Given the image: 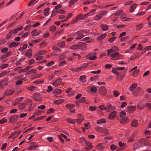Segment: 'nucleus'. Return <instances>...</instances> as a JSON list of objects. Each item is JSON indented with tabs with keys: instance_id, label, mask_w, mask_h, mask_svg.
Instances as JSON below:
<instances>
[{
	"instance_id": "obj_1",
	"label": "nucleus",
	"mask_w": 151,
	"mask_h": 151,
	"mask_svg": "<svg viewBox=\"0 0 151 151\" xmlns=\"http://www.w3.org/2000/svg\"><path fill=\"white\" fill-rule=\"evenodd\" d=\"M119 50V48L116 46L112 47L111 49L108 50L107 51V55L108 56L110 55L111 57V60H118L122 59L123 56L119 55V52H116Z\"/></svg>"
},
{
	"instance_id": "obj_2",
	"label": "nucleus",
	"mask_w": 151,
	"mask_h": 151,
	"mask_svg": "<svg viewBox=\"0 0 151 151\" xmlns=\"http://www.w3.org/2000/svg\"><path fill=\"white\" fill-rule=\"evenodd\" d=\"M84 31L83 30H80L73 33L72 35V36H74L77 35L75 37V39L77 40H80L84 37V35L83 33H84Z\"/></svg>"
},
{
	"instance_id": "obj_3",
	"label": "nucleus",
	"mask_w": 151,
	"mask_h": 151,
	"mask_svg": "<svg viewBox=\"0 0 151 151\" xmlns=\"http://www.w3.org/2000/svg\"><path fill=\"white\" fill-rule=\"evenodd\" d=\"M18 117V116L16 115L10 116L8 118L9 122L12 123H16L17 121Z\"/></svg>"
},
{
	"instance_id": "obj_4",
	"label": "nucleus",
	"mask_w": 151,
	"mask_h": 151,
	"mask_svg": "<svg viewBox=\"0 0 151 151\" xmlns=\"http://www.w3.org/2000/svg\"><path fill=\"white\" fill-rule=\"evenodd\" d=\"M33 98L36 101H41L42 100L40 94L38 93H36L34 94Z\"/></svg>"
},
{
	"instance_id": "obj_5",
	"label": "nucleus",
	"mask_w": 151,
	"mask_h": 151,
	"mask_svg": "<svg viewBox=\"0 0 151 151\" xmlns=\"http://www.w3.org/2000/svg\"><path fill=\"white\" fill-rule=\"evenodd\" d=\"M86 58H88L91 60H94L97 58L94 55V53H91L87 55Z\"/></svg>"
},
{
	"instance_id": "obj_6",
	"label": "nucleus",
	"mask_w": 151,
	"mask_h": 151,
	"mask_svg": "<svg viewBox=\"0 0 151 151\" xmlns=\"http://www.w3.org/2000/svg\"><path fill=\"white\" fill-rule=\"evenodd\" d=\"M150 140L147 139H143L139 141L140 143H143L145 145L150 146V144L149 143Z\"/></svg>"
},
{
	"instance_id": "obj_7",
	"label": "nucleus",
	"mask_w": 151,
	"mask_h": 151,
	"mask_svg": "<svg viewBox=\"0 0 151 151\" xmlns=\"http://www.w3.org/2000/svg\"><path fill=\"white\" fill-rule=\"evenodd\" d=\"M62 79L60 78L57 79L55 81L53 82L52 84L53 86L55 87L59 86L61 82Z\"/></svg>"
},
{
	"instance_id": "obj_8",
	"label": "nucleus",
	"mask_w": 151,
	"mask_h": 151,
	"mask_svg": "<svg viewBox=\"0 0 151 151\" xmlns=\"http://www.w3.org/2000/svg\"><path fill=\"white\" fill-rule=\"evenodd\" d=\"M137 85L135 83H132L129 88V90L132 91V93L134 95H136L134 93V90L137 87Z\"/></svg>"
},
{
	"instance_id": "obj_9",
	"label": "nucleus",
	"mask_w": 151,
	"mask_h": 151,
	"mask_svg": "<svg viewBox=\"0 0 151 151\" xmlns=\"http://www.w3.org/2000/svg\"><path fill=\"white\" fill-rule=\"evenodd\" d=\"M79 48L82 50H85L87 48L86 44L85 43L80 42L79 43Z\"/></svg>"
},
{
	"instance_id": "obj_10",
	"label": "nucleus",
	"mask_w": 151,
	"mask_h": 151,
	"mask_svg": "<svg viewBox=\"0 0 151 151\" xmlns=\"http://www.w3.org/2000/svg\"><path fill=\"white\" fill-rule=\"evenodd\" d=\"M84 16L83 15H82L81 14H80L76 17V20H74L73 22H72V23H73V22H76L79 19H84Z\"/></svg>"
},
{
	"instance_id": "obj_11",
	"label": "nucleus",
	"mask_w": 151,
	"mask_h": 151,
	"mask_svg": "<svg viewBox=\"0 0 151 151\" xmlns=\"http://www.w3.org/2000/svg\"><path fill=\"white\" fill-rule=\"evenodd\" d=\"M52 93H53L55 94L54 95V96L56 97L57 96V95L61 94L62 93V91L61 89H57L53 91Z\"/></svg>"
},
{
	"instance_id": "obj_12",
	"label": "nucleus",
	"mask_w": 151,
	"mask_h": 151,
	"mask_svg": "<svg viewBox=\"0 0 151 151\" xmlns=\"http://www.w3.org/2000/svg\"><path fill=\"white\" fill-rule=\"evenodd\" d=\"M135 107L133 106H130L127 108V111L129 113H131L134 111L135 109Z\"/></svg>"
},
{
	"instance_id": "obj_13",
	"label": "nucleus",
	"mask_w": 151,
	"mask_h": 151,
	"mask_svg": "<svg viewBox=\"0 0 151 151\" xmlns=\"http://www.w3.org/2000/svg\"><path fill=\"white\" fill-rule=\"evenodd\" d=\"M15 91L14 90L12 89H9L5 92L4 94V96L10 95L13 94V93Z\"/></svg>"
},
{
	"instance_id": "obj_14",
	"label": "nucleus",
	"mask_w": 151,
	"mask_h": 151,
	"mask_svg": "<svg viewBox=\"0 0 151 151\" xmlns=\"http://www.w3.org/2000/svg\"><path fill=\"white\" fill-rule=\"evenodd\" d=\"M116 113L115 111L111 113L109 116L108 118L110 119H112L115 117L116 114Z\"/></svg>"
},
{
	"instance_id": "obj_15",
	"label": "nucleus",
	"mask_w": 151,
	"mask_h": 151,
	"mask_svg": "<svg viewBox=\"0 0 151 151\" xmlns=\"http://www.w3.org/2000/svg\"><path fill=\"white\" fill-rule=\"evenodd\" d=\"M85 143L88 146V147L86 148L88 150H90L93 147V146L91 145V143L90 142L86 140Z\"/></svg>"
},
{
	"instance_id": "obj_16",
	"label": "nucleus",
	"mask_w": 151,
	"mask_h": 151,
	"mask_svg": "<svg viewBox=\"0 0 151 151\" xmlns=\"http://www.w3.org/2000/svg\"><path fill=\"white\" fill-rule=\"evenodd\" d=\"M100 93L102 95H104L106 93V91L104 86H102L100 87Z\"/></svg>"
},
{
	"instance_id": "obj_17",
	"label": "nucleus",
	"mask_w": 151,
	"mask_h": 151,
	"mask_svg": "<svg viewBox=\"0 0 151 151\" xmlns=\"http://www.w3.org/2000/svg\"><path fill=\"white\" fill-rule=\"evenodd\" d=\"M97 149L99 150H101L104 148V144H99L96 146Z\"/></svg>"
},
{
	"instance_id": "obj_18",
	"label": "nucleus",
	"mask_w": 151,
	"mask_h": 151,
	"mask_svg": "<svg viewBox=\"0 0 151 151\" xmlns=\"http://www.w3.org/2000/svg\"><path fill=\"white\" fill-rule=\"evenodd\" d=\"M31 52L32 50L29 49L26 53V55L29 58H30L32 55V54L31 53Z\"/></svg>"
},
{
	"instance_id": "obj_19",
	"label": "nucleus",
	"mask_w": 151,
	"mask_h": 151,
	"mask_svg": "<svg viewBox=\"0 0 151 151\" xmlns=\"http://www.w3.org/2000/svg\"><path fill=\"white\" fill-rule=\"evenodd\" d=\"M86 76L85 75L81 76L80 78V81L83 83H85L86 81Z\"/></svg>"
},
{
	"instance_id": "obj_20",
	"label": "nucleus",
	"mask_w": 151,
	"mask_h": 151,
	"mask_svg": "<svg viewBox=\"0 0 151 151\" xmlns=\"http://www.w3.org/2000/svg\"><path fill=\"white\" fill-rule=\"evenodd\" d=\"M137 6L136 4H134L130 6V11L131 12L134 11L136 8V6Z\"/></svg>"
},
{
	"instance_id": "obj_21",
	"label": "nucleus",
	"mask_w": 151,
	"mask_h": 151,
	"mask_svg": "<svg viewBox=\"0 0 151 151\" xmlns=\"http://www.w3.org/2000/svg\"><path fill=\"white\" fill-rule=\"evenodd\" d=\"M107 108V111L109 112L111 110H114L115 108L113 107L111 105L108 104L106 105Z\"/></svg>"
},
{
	"instance_id": "obj_22",
	"label": "nucleus",
	"mask_w": 151,
	"mask_h": 151,
	"mask_svg": "<svg viewBox=\"0 0 151 151\" xmlns=\"http://www.w3.org/2000/svg\"><path fill=\"white\" fill-rule=\"evenodd\" d=\"M100 27L104 31L106 30L108 28V26L106 24H102L100 25Z\"/></svg>"
},
{
	"instance_id": "obj_23",
	"label": "nucleus",
	"mask_w": 151,
	"mask_h": 151,
	"mask_svg": "<svg viewBox=\"0 0 151 151\" xmlns=\"http://www.w3.org/2000/svg\"><path fill=\"white\" fill-rule=\"evenodd\" d=\"M37 88V87L34 86L29 87L27 88L28 90L32 91L36 90V89Z\"/></svg>"
},
{
	"instance_id": "obj_24",
	"label": "nucleus",
	"mask_w": 151,
	"mask_h": 151,
	"mask_svg": "<svg viewBox=\"0 0 151 151\" xmlns=\"http://www.w3.org/2000/svg\"><path fill=\"white\" fill-rule=\"evenodd\" d=\"M138 122L136 120H133L131 123V125L133 127H136L138 125Z\"/></svg>"
},
{
	"instance_id": "obj_25",
	"label": "nucleus",
	"mask_w": 151,
	"mask_h": 151,
	"mask_svg": "<svg viewBox=\"0 0 151 151\" xmlns=\"http://www.w3.org/2000/svg\"><path fill=\"white\" fill-rule=\"evenodd\" d=\"M67 93H68L69 95L70 96L73 93V92L72 91V89L71 88H69L66 91Z\"/></svg>"
},
{
	"instance_id": "obj_26",
	"label": "nucleus",
	"mask_w": 151,
	"mask_h": 151,
	"mask_svg": "<svg viewBox=\"0 0 151 151\" xmlns=\"http://www.w3.org/2000/svg\"><path fill=\"white\" fill-rule=\"evenodd\" d=\"M66 120L69 123L74 124L75 123V121L70 118H67Z\"/></svg>"
},
{
	"instance_id": "obj_27",
	"label": "nucleus",
	"mask_w": 151,
	"mask_h": 151,
	"mask_svg": "<svg viewBox=\"0 0 151 151\" xmlns=\"http://www.w3.org/2000/svg\"><path fill=\"white\" fill-rule=\"evenodd\" d=\"M64 101L63 99H59L54 101L53 103L56 104H59L63 102Z\"/></svg>"
},
{
	"instance_id": "obj_28",
	"label": "nucleus",
	"mask_w": 151,
	"mask_h": 151,
	"mask_svg": "<svg viewBox=\"0 0 151 151\" xmlns=\"http://www.w3.org/2000/svg\"><path fill=\"white\" fill-rule=\"evenodd\" d=\"M79 48V44L71 46L70 48L72 50H76Z\"/></svg>"
},
{
	"instance_id": "obj_29",
	"label": "nucleus",
	"mask_w": 151,
	"mask_h": 151,
	"mask_svg": "<svg viewBox=\"0 0 151 151\" xmlns=\"http://www.w3.org/2000/svg\"><path fill=\"white\" fill-rule=\"evenodd\" d=\"M140 147L139 145V144L138 142L135 143L133 145V150H135L138 148Z\"/></svg>"
},
{
	"instance_id": "obj_30",
	"label": "nucleus",
	"mask_w": 151,
	"mask_h": 151,
	"mask_svg": "<svg viewBox=\"0 0 151 151\" xmlns=\"http://www.w3.org/2000/svg\"><path fill=\"white\" fill-rule=\"evenodd\" d=\"M27 103L29 104V109L28 110L29 111H30L32 110L31 106L32 105V101L30 100H29L27 101Z\"/></svg>"
},
{
	"instance_id": "obj_31",
	"label": "nucleus",
	"mask_w": 151,
	"mask_h": 151,
	"mask_svg": "<svg viewBox=\"0 0 151 151\" xmlns=\"http://www.w3.org/2000/svg\"><path fill=\"white\" fill-rule=\"evenodd\" d=\"M50 10L48 8H47L46 9L44 10L45 12H44V14L45 16L48 15L49 14V11Z\"/></svg>"
},
{
	"instance_id": "obj_32",
	"label": "nucleus",
	"mask_w": 151,
	"mask_h": 151,
	"mask_svg": "<svg viewBox=\"0 0 151 151\" xmlns=\"http://www.w3.org/2000/svg\"><path fill=\"white\" fill-rule=\"evenodd\" d=\"M101 15L99 14H97L94 17V20L98 21L100 20L101 18V17L100 16Z\"/></svg>"
},
{
	"instance_id": "obj_33",
	"label": "nucleus",
	"mask_w": 151,
	"mask_h": 151,
	"mask_svg": "<svg viewBox=\"0 0 151 151\" xmlns=\"http://www.w3.org/2000/svg\"><path fill=\"white\" fill-rule=\"evenodd\" d=\"M141 90V88H137L136 89H135L134 91V93L136 95L135 96H137V94H138L139 92Z\"/></svg>"
},
{
	"instance_id": "obj_34",
	"label": "nucleus",
	"mask_w": 151,
	"mask_h": 151,
	"mask_svg": "<svg viewBox=\"0 0 151 151\" xmlns=\"http://www.w3.org/2000/svg\"><path fill=\"white\" fill-rule=\"evenodd\" d=\"M65 42H61L57 43V45L60 47H63L64 46Z\"/></svg>"
},
{
	"instance_id": "obj_35",
	"label": "nucleus",
	"mask_w": 151,
	"mask_h": 151,
	"mask_svg": "<svg viewBox=\"0 0 151 151\" xmlns=\"http://www.w3.org/2000/svg\"><path fill=\"white\" fill-rule=\"evenodd\" d=\"M103 128L99 127H95V130L99 132H102L103 131Z\"/></svg>"
},
{
	"instance_id": "obj_36",
	"label": "nucleus",
	"mask_w": 151,
	"mask_h": 151,
	"mask_svg": "<svg viewBox=\"0 0 151 151\" xmlns=\"http://www.w3.org/2000/svg\"><path fill=\"white\" fill-rule=\"evenodd\" d=\"M106 36V35L105 34H102L99 37L97 38V40H100L104 38Z\"/></svg>"
},
{
	"instance_id": "obj_37",
	"label": "nucleus",
	"mask_w": 151,
	"mask_h": 151,
	"mask_svg": "<svg viewBox=\"0 0 151 151\" xmlns=\"http://www.w3.org/2000/svg\"><path fill=\"white\" fill-rule=\"evenodd\" d=\"M65 106L67 108H70V109H72L74 107L75 105L73 104H67L65 105Z\"/></svg>"
},
{
	"instance_id": "obj_38",
	"label": "nucleus",
	"mask_w": 151,
	"mask_h": 151,
	"mask_svg": "<svg viewBox=\"0 0 151 151\" xmlns=\"http://www.w3.org/2000/svg\"><path fill=\"white\" fill-rule=\"evenodd\" d=\"M106 120L104 119H99L98 120L97 123L98 124H101L102 123H104L106 122Z\"/></svg>"
},
{
	"instance_id": "obj_39",
	"label": "nucleus",
	"mask_w": 151,
	"mask_h": 151,
	"mask_svg": "<svg viewBox=\"0 0 151 151\" xmlns=\"http://www.w3.org/2000/svg\"><path fill=\"white\" fill-rule=\"evenodd\" d=\"M2 83L5 85H6L8 84L9 81H8V78H6L3 81H1Z\"/></svg>"
},
{
	"instance_id": "obj_40",
	"label": "nucleus",
	"mask_w": 151,
	"mask_h": 151,
	"mask_svg": "<svg viewBox=\"0 0 151 151\" xmlns=\"http://www.w3.org/2000/svg\"><path fill=\"white\" fill-rule=\"evenodd\" d=\"M26 105L25 104L22 103L19 106V110H22L25 108Z\"/></svg>"
},
{
	"instance_id": "obj_41",
	"label": "nucleus",
	"mask_w": 151,
	"mask_h": 151,
	"mask_svg": "<svg viewBox=\"0 0 151 151\" xmlns=\"http://www.w3.org/2000/svg\"><path fill=\"white\" fill-rule=\"evenodd\" d=\"M24 78H22L21 80H19L17 81L16 82V84L17 85H19L21 84L22 83L23 81L22 80H24Z\"/></svg>"
},
{
	"instance_id": "obj_42",
	"label": "nucleus",
	"mask_w": 151,
	"mask_h": 151,
	"mask_svg": "<svg viewBox=\"0 0 151 151\" xmlns=\"http://www.w3.org/2000/svg\"><path fill=\"white\" fill-rule=\"evenodd\" d=\"M107 12L106 11H102L101 12H100L99 14H100L101 17H102L104 16L105 15L106 13H107Z\"/></svg>"
},
{
	"instance_id": "obj_43",
	"label": "nucleus",
	"mask_w": 151,
	"mask_h": 151,
	"mask_svg": "<svg viewBox=\"0 0 151 151\" xmlns=\"http://www.w3.org/2000/svg\"><path fill=\"white\" fill-rule=\"evenodd\" d=\"M13 33V32L12 30H11L10 31L9 34H8L6 36V39L7 40L9 39L10 38L11 36L12 35V34Z\"/></svg>"
},
{
	"instance_id": "obj_44",
	"label": "nucleus",
	"mask_w": 151,
	"mask_h": 151,
	"mask_svg": "<svg viewBox=\"0 0 151 151\" xmlns=\"http://www.w3.org/2000/svg\"><path fill=\"white\" fill-rule=\"evenodd\" d=\"M81 70V68H71V70L73 72H78Z\"/></svg>"
},
{
	"instance_id": "obj_45",
	"label": "nucleus",
	"mask_w": 151,
	"mask_h": 151,
	"mask_svg": "<svg viewBox=\"0 0 151 151\" xmlns=\"http://www.w3.org/2000/svg\"><path fill=\"white\" fill-rule=\"evenodd\" d=\"M56 27L55 26H52L50 28V30L52 32H54L56 31Z\"/></svg>"
},
{
	"instance_id": "obj_46",
	"label": "nucleus",
	"mask_w": 151,
	"mask_h": 151,
	"mask_svg": "<svg viewBox=\"0 0 151 151\" xmlns=\"http://www.w3.org/2000/svg\"><path fill=\"white\" fill-rule=\"evenodd\" d=\"M150 50H151V46H147L143 49V51H144V52H145L147 51Z\"/></svg>"
},
{
	"instance_id": "obj_47",
	"label": "nucleus",
	"mask_w": 151,
	"mask_h": 151,
	"mask_svg": "<svg viewBox=\"0 0 151 151\" xmlns=\"http://www.w3.org/2000/svg\"><path fill=\"white\" fill-rule=\"evenodd\" d=\"M143 26V25L142 24H139L136 26V29L139 30L142 28Z\"/></svg>"
},
{
	"instance_id": "obj_48",
	"label": "nucleus",
	"mask_w": 151,
	"mask_h": 151,
	"mask_svg": "<svg viewBox=\"0 0 151 151\" xmlns=\"http://www.w3.org/2000/svg\"><path fill=\"white\" fill-rule=\"evenodd\" d=\"M139 69H137L134 71L132 74V76H135L137 75L139 73Z\"/></svg>"
},
{
	"instance_id": "obj_49",
	"label": "nucleus",
	"mask_w": 151,
	"mask_h": 151,
	"mask_svg": "<svg viewBox=\"0 0 151 151\" xmlns=\"http://www.w3.org/2000/svg\"><path fill=\"white\" fill-rule=\"evenodd\" d=\"M16 42H11L9 45V47L10 48H12L13 47H16Z\"/></svg>"
},
{
	"instance_id": "obj_50",
	"label": "nucleus",
	"mask_w": 151,
	"mask_h": 151,
	"mask_svg": "<svg viewBox=\"0 0 151 151\" xmlns=\"http://www.w3.org/2000/svg\"><path fill=\"white\" fill-rule=\"evenodd\" d=\"M99 108H100L101 110H106L107 111V108L106 106H104L103 105H101L99 106Z\"/></svg>"
},
{
	"instance_id": "obj_51",
	"label": "nucleus",
	"mask_w": 151,
	"mask_h": 151,
	"mask_svg": "<svg viewBox=\"0 0 151 151\" xmlns=\"http://www.w3.org/2000/svg\"><path fill=\"white\" fill-rule=\"evenodd\" d=\"M123 13V11L122 10H120L114 13V15L115 16H119Z\"/></svg>"
},
{
	"instance_id": "obj_52",
	"label": "nucleus",
	"mask_w": 151,
	"mask_h": 151,
	"mask_svg": "<svg viewBox=\"0 0 151 151\" xmlns=\"http://www.w3.org/2000/svg\"><path fill=\"white\" fill-rule=\"evenodd\" d=\"M79 102L81 103H87L86 102L85 98L83 97H82L80 99L79 101Z\"/></svg>"
},
{
	"instance_id": "obj_53",
	"label": "nucleus",
	"mask_w": 151,
	"mask_h": 151,
	"mask_svg": "<svg viewBox=\"0 0 151 151\" xmlns=\"http://www.w3.org/2000/svg\"><path fill=\"white\" fill-rule=\"evenodd\" d=\"M78 0H70L69 2L70 3L69 4V6H72L75 3V2L77 1Z\"/></svg>"
},
{
	"instance_id": "obj_54",
	"label": "nucleus",
	"mask_w": 151,
	"mask_h": 151,
	"mask_svg": "<svg viewBox=\"0 0 151 151\" xmlns=\"http://www.w3.org/2000/svg\"><path fill=\"white\" fill-rule=\"evenodd\" d=\"M36 71H37L36 70H35V69L32 70H29L28 72H27V74H31L32 73H36Z\"/></svg>"
},
{
	"instance_id": "obj_55",
	"label": "nucleus",
	"mask_w": 151,
	"mask_h": 151,
	"mask_svg": "<svg viewBox=\"0 0 151 151\" xmlns=\"http://www.w3.org/2000/svg\"><path fill=\"white\" fill-rule=\"evenodd\" d=\"M8 66V64H4L1 65L0 68L2 69H4L7 68Z\"/></svg>"
},
{
	"instance_id": "obj_56",
	"label": "nucleus",
	"mask_w": 151,
	"mask_h": 151,
	"mask_svg": "<svg viewBox=\"0 0 151 151\" xmlns=\"http://www.w3.org/2000/svg\"><path fill=\"white\" fill-rule=\"evenodd\" d=\"M36 143H33L31 145V147L32 149L36 148L38 146V145H36Z\"/></svg>"
},
{
	"instance_id": "obj_57",
	"label": "nucleus",
	"mask_w": 151,
	"mask_h": 151,
	"mask_svg": "<svg viewBox=\"0 0 151 151\" xmlns=\"http://www.w3.org/2000/svg\"><path fill=\"white\" fill-rule=\"evenodd\" d=\"M126 113L125 111H122L121 112L120 114V116L121 118H122L124 116L126 115Z\"/></svg>"
},
{
	"instance_id": "obj_58",
	"label": "nucleus",
	"mask_w": 151,
	"mask_h": 151,
	"mask_svg": "<svg viewBox=\"0 0 151 151\" xmlns=\"http://www.w3.org/2000/svg\"><path fill=\"white\" fill-rule=\"evenodd\" d=\"M58 12L62 14H65L66 13L65 11L62 9H60L58 10Z\"/></svg>"
},
{
	"instance_id": "obj_59",
	"label": "nucleus",
	"mask_w": 151,
	"mask_h": 151,
	"mask_svg": "<svg viewBox=\"0 0 151 151\" xmlns=\"http://www.w3.org/2000/svg\"><path fill=\"white\" fill-rule=\"evenodd\" d=\"M53 90V88L51 86H48V89L47 90V91L48 93L50 92Z\"/></svg>"
},
{
	"instance_id": "obj_60",
	"label": "nucleus",
	"mask_w": 151,
	"mask_h": 151,
	"mask_svg": "<svg viewBox=\"0 0 151 151\" xmlns=\"http://www.w3.org/2000/svg\"><path fill=\"white\" fill-rule=\"evenodd\" d=\"M119 93L117 91H114L113 92V94L116 97H117L119 94Z\"/></svg>"
},
{
	"instance_id": "obj_61",
	"label": "nucleus",
	"mask_w": 151,
	"mask_h": 151,
	"mask_svg": "<svg viewBox=\"0 0 151 151\" xmlns=\"http://www.w3.org/2000/svg\"><path fill=\"white\" fill-rule=\"evenodd\" d=\"M90 90L91 92L95 93L97 89L95 87H92L91 88Z\"/></svg>"
},
{
	"instance_id": "obj_62",
	"label": "nucleus",
	"mask_w": 151,
	"mask_h": 151,
	"mask_svg": "<svg viewBox=\"0 0 151 151\" xmlns=\"http://www.w3.org/2000/svg\"><path fill=\"white\" fill-rule=\"evenodd\" d=\"M8 50V49L6 47L3 48L1 50V52L3 53H5L7 52Z\"/></svg>"
},
{
	"instance_id": "obj_63",
	"label": "nucleus",
	"mask_w": 151,
	"mask_h": 151,
	"mask_svg": "<svg viewBox=\"0 0 151 151\" xmlns=\"http://www.w3.org/2000/svg\"><path fill=\"white\" fill-rule=\"evenodd\" d=\"M110 149L112 151L115 150L116 148V147L114 145H112L110 146Z\"/></svg>"
},
{
	"instance_id": "obj_64",
	"label": "nucleus",
	"mask_w": 151,
	"mask_h": 151,
	"mask_svg": "<svg viewBox=\"0 0 151 151\" xmlns=\"http://www.w3.org/2000/svg\"><path fill=\"white\" fill-rule=\"evenodd\" d=\"M80 142L81 143L83 144V143H84L85 142L86 140L85 139V138L84 137H82L80 138Z\"/></svg>"
}]
</instances>
